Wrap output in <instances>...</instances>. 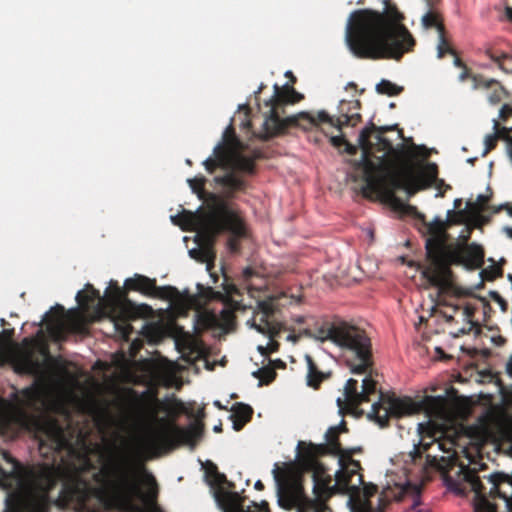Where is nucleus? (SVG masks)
Segmentation results:
<instances>
[{
    "label": "nucleus",
    "mask_w": 512,
    "mask_h": 512,
    "mask_svg": "<svg viewBox=\"0 0 512 512\" xmlns=\"http://www.w3.org/2000/svg\"><path fill=\"white\" fill-rule=\"evenodd\" d=\"M393 127H377L373 123L365 127L359 135L362 156L355 163L359 177L364 181L363 194L384 192L394 207L404 213H413L416 207L411 206L395 195L397 190H404L408 197L417 192L436 185L437 189H449L444 180L438 179V166L428 162L421 164L415 158L422 156L416 150L425 149L416 145L394 147L383 134ZM423 154V157H427Z\"/></svg>",
    "instance_id": "obj_1"
},
{
    "label": "nucleus",
    "mask_w": 512,
    "mask_h": 512,
    "mask_svg": "<svg viewBox=\"0 0 512 512\" xmlns=\"http://www.w3.org/2000/svg\"><path fill=\"white\" fill-rule=\"evenodd\" d=\"M95 469L88 456L83 457V464L73 470H61L53 465L46 466L43 473L47 479L48 489L61 480L62 487L56 500L62 507L73 506L78 509L87 508L89 502L96 498L99 501L132 512H161L157 507L145 511L134 504L141 494L137 474L126 460H111L92 475V480L99 484L94 486L85 474Z\"/></svg>",
    "instance_id": "obj_2"
},
{
    "label": "nucleus",
    "mask_w": 512,
    "mask_h": 512,
    "mask_svg": "<svg viewBox=\"0 0 512 512\" xmlns=\"http://www.w3.org/2000/svg\"><path fill=\"white\" fill-rule=\"evenodd\" d=\"M384 3L385 11L382 13L358 9L349 15L345 42L356 58L400 60L415 46L412 34L401 23L403 14L390 0Z\"/></svg>",
    "instance_id": "obj_3"
},
{
    "label": "nucleus",
    "mask_w": 512,
    "mask_h": 512,
    "mask_svg": "<svg viewBox=\"0 0 512 512\" xmlns=\"http://www.w3.org/2000/svg\"><path fill=\"white\" fill-rule=\"evenodd\" d=\"M171 219L183 230L197 233L195 241L199 249H192L189 253L191 257L207 263L208 270L216 259L214 245L222 230L228 228L234 233H241L239 221L229 207V201L212 193L209 194L204 208L200 207L196 212L183 210Z\"/></svg>",
    "instance_id": "obj_4"
},
{
    "label": "nucleus",
    "mask_w": 512,
    "mask_h": 512,
    "mask_svg": "<svg viewBox=\"0 0 512 512\" xmlns=\"http://www.w3.org/2000/svg\"><path fill=\"white\" fill-rule=\"evenodd\" d=\"M425 250L428 264L422 270V277L439 292H446L452 286L451 265H464L469 270H475L484 264V250L477 243L452 249L443 239L427 238Z\"/></svg>",
    "instance_id": "obj_5"
},
{
    "label": "nucleus",
    "mask_w": 512,
    "mask_h": 512,
    "mask_svg": "<svg viewBox=\"0 0 512 512\" xmlns=\"http://www.w3.org/2000/svg\"><path fill=\"white\" fill-rule=\"evenodd\" d=\"M154 401L161 410L168 412L170 417L157 418V411H153L157 427L148 431L142 439L143 445L149 450H171L180 444H186L194 449L203 437L204 425L192 423L187 428L177 425L176 420L181 413H185L189 417L194 416L192 412L185 409L183 402L178 399L173 400V407L160 402L157 398Z\"/></svg>",
    "instance_id": "obj_6"
},
{
    "label": "nucleus",
    "mask_w": 512,
    "mask_h": 512,
    "mask_svg": "<svg viewBox=\"0 0 512 512\" xmlns=\"http://www.w3.org/2000/svg\"><path fill=\"white\" fill-rule=\"evenodd\" d=\"M305 334L321 342L330 340L346 350V363L353 374H365L371 368V340L366 332L345 321L326 323L317 329L315 334L305 331Z\"/></svg>",
    "instance_id": "obj_7"
},
{
    "label": "nucleus",
    "mask_w": 512,
    "mask_h": 512,
    "mask_svg": "<svg viewBox=\"0 0 512 512\" xmlns=\"http://www.w3.org/2000/svg\"><path fill=\"white\" fill-rule=\"evenodd\" d=\"M303 99V95L298 93L292 86L285 84L280 87L274 85L273 96L265 102L268 107V112L265 113V120L263 122V131L258 137L262 140H268L274 136L283 133L288 127L296 126L304 130L318 127L323 121L308 112H300L286 118H281L280 114L284 112L286 104H294Z\"/></svg>",
    "instance_id": "obj_8"
},
{
    "label": "nucleus",
    "mask_w": 512,
    "mask_h": 512,
    "mask_svg": "<svg viewBox=\"0 0 512 512\" xmlns=\"http://www.w3.org/2000/svg\"><path fill=\"white\" fill-rule=\"evenodd\" d=\"M361 452V447H342V452L337 456L340 468L335 474V483L324 489L330 494L336 492L348 494L351 509L372 504L371 498L377 493V486L364 483L363 475L360 473L361 464L353 459L355 454ZM322 492L323 490H320V494Z\"/></svg>",
    "instance_id": "obj_9"
},
{
    "label": "nucleus",
    "mask_w": 512,
    "mask_h": 512,
    "mask_svg": "<svg viewBox=\"0 0 512 512\" xmlns=\"http://www.w3.org/2000/svg\"><path fill=\"white\" fill-rule=\"evenodd\" d=\"M96 300H99L111 314L116 332L124 340H129L133 332L130 321L137 317L138 312L135 305L127 298L125 292L115 283L113 289H107L105 296L101 298L100 292L92 284L87 283L85 290L79 291L76 295V301L83 309H87L89 304Z\"/></svg>",
    "instance_id": "obj_10"
},
{
    "label": "nucleus",
    "mask_w": 512,
    "mask_h": 512,
    "mask_svg": "<svg viewBox=\"0 0 512 512\" xmlns=\"http://www.w3.org/2000/svg\"><path fill=\"white\" fill-rule=\"evenodd\" d=\"M337 428H328L325 433V443L314 444L300 441L297 446V459L300 464L308 470H314V493L320 496V490L329 488L332 483L330 475L326 474L324 467L319 463L318 458L324 455L338 456L342 452V445L339 440Z\"/></svg>",
    "instance_id": "obj_11"
},
{
    "label": "nucleus",
    "mask_w": 512,
    "mask_h": 512,
    "mask_svg": "<svg viewBox=\"0 0 512 512\" xmlns=\"http://www.w3.org/2000/svg\"><path fill=\"white\" fill-rule=\"evenodd\" d=\"M273 476L277 485L280 507L285 510L296 509L297 512H323L318 500L306 495L301 474L292 470H280L275 465Z\"/></svg>",
    "instance_id": "obj_12"
},
{
    "label": "nucleus",
    "mask_w": 512,
    "mask_h": 512,
    "mask_svg": "<svg viewBox=\"0 0 512 512\" xmlns=\"http://www.w3.org/2000/svg\"><path fill=\"white\" fill-rule=\"evenodd\" d=\"M463 479L470 484L471 489L475 492L477 503L475 505V512H497L496 504L488 500L491 498H502L509 502L512 498V478L511 476L496 472L489 476H484L488 483L491 485L490 490L487 492L485 485L475 470L469 467L462 468Z\"/></svg>",
    "instance_id": "obj_13"
},
{
    "label": "nucleus",
    "mask_w": 512,
    "mask_h": 512,
    "mask_svg": "<svg viewBox=\"0 0 512 512\" xmlns=\"http://www.w3.org/2000/svg\"><path fill=\"white\" fill-rule=\"evenodd\" d=\"M421 404L410 397H397L394 393L380 392L378 402L372 405V416L376 422L385 427L389 418H401L417 414L421 411Z\"/></svg>",
    "instance_id": "obj_14"
},
{
    "label": "nucleus",
    "mask_w": 512,
    "mask_h": 512,
    "mask_svg": "<svg viewBox=\"0 0 512 512\" xmlns=\"http://www.w3.org/2000/svg\"><path fill=\"white\" fill-rule=\"evenodd\" d=\"M39 450L43 457L56 461L63 451H72L71 439L66 430L56 421L47 420L39 423Z\"/></svg>",
    "instance_id": "obj_15"
},
{
    "label": "nucleus",
    "mask_w": 512,
    "mask_h": 512,
    "mask_svg": "<svg viewBox=\"0 0 512 512\" xmlns=\"http://www.w3.org/2000/svg\"><path fill=\"white\" fill-rule=\"evenodd\" d=\"M277 311L273 299L257 302V309L253 312V317L247 321L251 327L255 328L259 333L268 335L270 342L267 347L271 353L278 351L280 344L274 340L281 332V324L275 320Z\"/></svg>",
    "instance_id": "obj_16"
},
{
    "label": "nucleus",
    "mask_w": 512,
    "mask_h": 512,
    "mask_svg": "<svg viewBox=\"0 0 512 512\" xmlns=\"http://www.w3.org/2000/svg\"><path fill=\"white\" fill-rule=\"evenodd\" d=\"M42 321L46 322L47 330L56 341H64L68 333H80L85 328L82 319L76 312L69 315L59 304L52 307Z\"/></svg>",
    "instance_id": "obj_17"
},
{
    "label": "nucleus",
    "mask_w": 512,
    "mask_h": 512,
    "mask_svg": "<svg viewBox=\"0 0 512 512\" xmlns=\"http://www.w3.org/2000/svg\"><path fill=\"white\" fill-rule=\"evenodd\" d=\"M37 353L47 357L49 355L48 347L36 337H25L20 346L16 348V363L25 372H36L41 368V362L36 356Z\"/></svg>",
    "instance_id": "obj_18"
},
{
    "label": "nucleus",
    "mask_w": 512,
    "mask_h": 512,
    "mask_svg": "<svg viewBox=\"0 0 512 512\" xmlns=\"http://www.w3.org/2000/svg\"><path fill=\"white\" fill-rule=\"evenodd\" d=\"M125 287L128 290L138 291L144 295L165 300L178 301L181 299V293L176 287H158L155 279L140 274H135L134 277L126 279Z\"/></svg>",
    "instance_id": "obj_19"
},
{
    "label": "nucleus",
    "mask_w": 512,
    "mask_h": 512,
    "mask_svg": "<svg viewBox=\"0 0 512 512\" xmlns=\"http://www.w3.org/2000/svg\"><path fill=\"white\" fill-rule=\"evenodd\" d=\"M222 287L225 294V307L217 314L219 317V328L230 331L235 326V312L245 310L246 306L241 300L234 299L235 296H241L242 293L240 288L229 281L226 275H224Z\"/></svg>",
    "instance_id": "obj_20"
},
{
    "label": "nucleus",
    "mask_w": 512,
    "mask_h": 512,
    "mask_svg": "<svg viewBox=\"0 0 512 512\" xmlns=\"http://www.w3.org/2000/svg\"><path fill=\"white\" fill-rule=\"evenodd\" d=\"M360 100H341L338 106V116H330L326 111L318 112V119L330 126L342 130L345 126H356L362 119L360 114Z\"/></svg>",
    "instance_id": "obj_21"
},
{
    "label": "nucleus",
    "mask_w": 512,
    "mask_h": 512,
    "mask_svg": "<svg viewBox=\"0 0 512 512\" xmlns=\"http://www.w3.org/2000/svg\"><path fill=\"white\" fill-rule=\"evenodd\" d=\"M472 81L475 89L483 90L487 93V99L492 105L500 103L507 94L503 85L495 79L476 74L472 76Z\"/></svg>",
    "instance_id": "obj_22"
},
{
    "label": "nucleus",
    "mask_w": 512,
    "mask_h": 512,
    "mask_svg": "<svg viewBox=\"0 0 512 512\" xmlns=\"http://www.w3.org/2000/svg\"><path fill=\"white\" fill-rule=\"evenodd\" d=\"M230 160L231 154L228 151L227 147H225L222 144H218L215 146L213 150V156L208 157L203 162V165L205 166V169L209 173H213L218 167H221L223 169H229Z\"/></svg>",
    "instance_id": "obj_23"
},
{
    "label": "nucleus",
    "mask_w": 512,
    "mask_h": 512,
    "mask_svg": "<svg viewBox=\"0 0 512 512\" xmlns=\"http://www.w3.org/2000/svg\"><path fill=\"white\" fill-rule=\"evenodd\" d=\"M1 458L9 465V469L0 467L1 477L8 481L19 482L23 478V466L12 455L5 450L0 451Z\"/></svg>",
    "instance_id": "obj_24"
},
{
    "label": "nucleus",
    "mask_w": 512,
    "mask_h": 512,
    "mask_svg": "<svg viewBox=\"0 0 512 512\" xmlns=\"http://www.w3.org/2000/svg\"><path fill=\"white\" fill-rule=\"evenodd\" d=\"M216 183L220 184L226 194V198H232L238 191H243L246 188V182L233 171L227 172L223 176L215 178Z\"/></svg>",
    "instance_id": "obj_25"
},
{
    "label": "nucleus",
    "mask_w": 512,
    "mask_h": 512,
    "mask_svg": "<svg viewBox=\"0 0 512 512\" xmlns=\"http://www.w3.org/2000/svg\"><path fill=\"white\" fill-rule=\"evenodd\" d=\"M485 54L497 64L498 68L505 73H512V48L509 51H502L497 48H487Z\"/></svg>",
    "instance_id": "obj_26"
},
{
    "label": "nucleus",
    "mask_w": 512,
    "mask_h": 512,
    "mask_svg": "<svg viewBox=\"0 0 512 512\" xmlns=\"http://www.w3.org/2000/svg\"><path fill=\"white\" fill-rule=\"evenodd\" d=\"M229 207L235 212L236 218L238 219L239 225L241 227V233L240 234L234 233L232 230H230L228 228L223 229L222 233L229 232L231 234V236L229 237V239L227 241V246L231 252L235 253V252H238L240 249L239 239L246 236V227H245L244 219H243L241 212H240L239 208L237 207V205L229 202Z\"/></svg>",
    "instance_id": "obj_27"
},
{
    "label": "nucleus",
    "mask_w": 512,
    "mask_h": 512,
    "mask_svg": "<svg viewBox=\"0 0 512 512\" xmlns=\"http://www.w3.org/2000/svg\"><path fill=\"white\" fill-rule=\"evenodd\" d=\"M253 409L244 403H236L232 408L231 419L233 421V428L236 431L241 430L244 425L252 418Z\"/></svg>",
    "instance_id": "obj_28"
},
{
    "label": "nucleus",
    "mask_w": 512,
    "mask_h": 512,
    "mask_svg": "<svg viewBox=\"0 0 512 512\" xmlns=\"http://www.w3.org/2000/svg\"><path fill=\"white\" fill-rule=\"evenodd\" d=\"M305 360L307 363V385L314 389H318L320 384L328 378V374L320 371L317 364L314 362L312 356L306 354Z\"/></svg>",
    "instance_id": "obj_29"
},
{
    "label": "nucleus",
    "mask_w": 512,
    "mask_h": 512,
    "mask_svg": "<svg viewBox=\"0 0 512 512\" xmlns=\"http://www.w3.org/2000/svg\"><path fill=\"white\" fill-rule=\"evenodd\" d=\"M230 168L253 174L255 172L254 158L244 156L238 152H231Z\"/></svg>",
    "instance_id": "obj_30"
},
{
    "label": "nucleus",
    "mask_w": 512,
    "mask_h": 512,
    "mask_svg": "<svg viewBox=\"0 0 512 512\" xmlns=\"http://www.w3.org/2000/svg\"><path fill=\"white\" fill-rule=\"evenodd\" d=\"M345 402L352 409L361 405L360 392H358V381L350 378L344 387Z\"/></svg>",
    "instance_id": "obj_31"
},
{
    "label": "nucleus",
    "mask_w": 512,
    "mask_h": 512,
    "mask_svg": "<svg viewBox=\"0 0 512 512\" xmlns=\"http://www.w3.org/2000/svg\"><path fill=\"white\" fill-rule=\"evenodd\" d=\"M422 26L425 29L435 28L437 32L445 29L441 13L436 9H430L421 18Z\"/></svg>",
    "instance_id": "obj_32"
},
{
    "label": "nucleus",
    "mask_w": 512,
    "mask_h": 512,
    "mask_svg": "<svg viewBox=\"0 0 512 512\" xmlns=\"http://www.w3.org/2000/svg\"><path fill=\"white\" fill-rule=\"evenodd\" d=\"M421 491H422L421 484L412 483L409 481L402 487L403 496L410 495L413 498L412 509L415 512H431L429 509H421V508L417 509V507L420 506V504H421V500H420Z\"/></svg>",
    "instance_id": "obj_33"
},
{
    "label": "nucleus",
    "mask_w": 512,
    "mask_h": 512,
    "mask_svg": "<svg viewBox=\"0 0 512 512\" xmlns=\"http://www.w3.org/2000/svg\"><path fill=\"white\" fill-rule=\"evenodd\" d=\"M197 325L203 330L219 328V317L213 311H203L197 315Z\"/></svg>",
    "instance_id": "obj_34"
},
{
    "label": "nucleus",
    "mask_w": 512,
    "mask_h": 512,
    "mask_svg": "<svg viewBox=\"0 0 512 512\" xmlns=\"http://www.w3.org/2000/svg\"><path fill=\"white\" fill-rule=\"evenodd\" d=\"M493 130L494 133L488 134L485 136L484 143H485V150L484 155L488 154L490 151H492L496 145L499 139H502V126L500 125L499 120L494 119L493 120Z\"/></svg>",
    "instance_id": "obj_35"
},
{
    "label": "nucleus",
    "mask_w": 512,
    "mask_h": 512,
    "mask_svg": "<svg viewBox=\"0 0 512 512\" xmlns=\"http://www.w3.org/2000/svg\"><path fill=\"white\" fill-rule=\"evenodd\" d=\"M377 390V381L371 376H367L363 379L362 390L360 392L361 404L370 401V396L375 394Z\"/></svg>",
    "instance_id": "obj_36"
},
{
    "label": "nucleus",
    "mask_w": 512,
    "mask_h": 512,
    "mask_svg": "<svg viewBox=\"0 0 512 512\" xmlns=\"http://www.w3.org/2000/svg\"><path fill=\"white\" fill-rule=\"evenodd\" d=\"M23 402L28 408L35 407L41 400V391L35 387L31 386L22 391Z\"/></svg>",
    "instance_id": "obj_37"
},
{
    "label": "nucleus",
    "mask_w": 512,
    "mask_h": 512,
    "mask_svg": "<svg viewBox=\"0 0 512 512\" xmlns=\"http://www.w3.org/2000/svg\"><path fill=\"white\" fill-rule=\"evenodd\" d=\"M221 144L227 147L230 153L237 150L240 147L241 143L236 137L235 131L232 126H229L225 130L223 134V142Z\"/></svg>",
    "instance_id": "obj_38"
},
{
    "label": "nucleus",
    "mask_w": 512,
    "mask_h": 512,
    "mask_svg": "<svg viewBox=\"0 0 512 512\" xmlns=\"http://www.w3.org/2000/svg\"><path fill=\"white\" fill-rule=\"evenodd\" d=\"M376 91L379 94H385L388 96H396V95H399L403 91V88L400 86H397L396 84L390 82L389 80L383 79L377 84Z\"/></svg>",
    "instance_id": "obj_39"
},
{
    "label": "nucleus",
    "mask_w": 512,
    "mask_h": 512,
    "mask_svg": "<svg viewBox=\"0 0 512 512\" xmlns=\"http://www.w3.org/2000/svg\"><path fill=\"white\" fill-rule=\"evenodd\" d=\"M276 375L275 370L270 367H262L253 372V376L259 379L260 385L270 384L275 379Z\"/></svg>",
    "instance_id": "obj_40"
},
{
    "label": "nucleus",
    "mask_w": 512,
    "mask_h": 512,
    "mask_svg": "<svg viewBox=\"0 0 512 512\" xmlns=\"http://www.w3.org/2000/svg\"><path fill=\"white\" fill-rule=\"evenodd\" d=\"M389 504V501L386 500L383 496H378L377 505L374 506L372 504L364 505L363 507H357L351 509L352 512H384L386 506Z\"/></svg>",
    "instance_id": "obj_41"
},
{
    "label": "nucleus",
    "mask_w": 512,
    "mask_h": 512,
    "mask_svg": "<svg viewBox=\"0 0 512 512\" xmlns=\"http://www.w3.org/2000/svg\"><path fill=\"white\" fill-rule=\"evenodd\" d=\"M445 29L441 32H438V58H443L445 54L449 53L455 55V50L451 48L448 39L445 36Z\"/></svg>",
    "instance_id": "obj_42"
},
{
    "label": "nucleus",
    "mask_w": 512,
    "mask_h": 512,
    "mask_svg": "<svg viewBox=\"0 0 512 512\" xmlns=\"http://www.w3.org/2000/svg\"><path fill=\"white\" fill-rule=\"evenodd\" d=\"M193 193L197 194L199 199H204L206 178L204 176L195 177L187 180Z\"/></svg>",
    "instance_id": "obj_43"
},
{
    "label": "nucleus",
    "mask_w": 512,
    "mask_h": 512,
    "mask_svg": "<svg viewBox=\"0 0 512 512\" xmlns=\"http://www.w3.org/2000/svg\"><path fill=\"white\" fill-rule=\"evenodd\" d=\"M481 277L486 281H493L503 276V269L497 265H491L480 272Z\"/></svg>",
    "instance_id": "obj_44"
},
{
    "label": "nucleus",
    "mask_w": 512,
    "mask_h": 512,
    "mask_svg": "<svg viewBox=\"0 0 512 512\" xmlns=\"http://www.w3.org/2000/svg\"><path fill=\"white\" fill-rule=\"evenodd\" d=\"M429 233L432 235L431 238L441 239L440 236L445 230L444 222L441 220H436L429 225Z\"/></svg>",
    "instance_id": "obj_45"
},
{
    "label": "nucleus",
    "mask_w": 512,
    "mask_h": 512,
    "mask_svg": "<svg viewBox=\"0 0 512 512\" xmlns=\"http://www.w3.org/2000/svg\"><path fill=\"white\" fill-rule=\"evenodd\" d=\"M14 335V329H4L0 333V359L2 358V349L5 347L6 342L10 341Z\"/></svg>",
    "instance_id": "obj_46"
},
{
    "label": "nucleus",
    "mask_w": 512,
    "mask_h": 512,
    "mask_svg": "<svg viewBox=\"0 0 512 512\" xmlns=\"http://www.w3.org/2000/svg\"><path fill=\"white\" fill-rule=\"evenodd\" d=\"M511 132L512 127L502 126V140L506 141L507 143V150L509 155L512 154V135L510 134Z\"/></svg>",
    "instance_id": "obj_47"
},
{
    "label": "nucleus",
    "mask_w": 512,
    "mask_h": 512,
    "mask_svg": "<svg viewBox=\"0 0 512 512\" xmlns=\"http://www.w3.org/2000/svg\"><path fill=\"white\" fill-rule=\"evenodd\" d=\"M489 295L493 301L499 304L503 312L508 310V302L497 291H490Z\"/></svg>",
    "instance_id": "obj_48"
},
{
    "label": "nucleus",
    "mask_w": 512,
    "mask_h": 512,
    "mask_svg": "<svg viewBox=\"0 0 512 512\" xmlns=\"http://www.w3.org/2000/svg\"><path fill=\"white\" fill-rule=\"evenodd\" d=\"M512 117V105L504 104L499 111V120L506 123Z\"/></svg>",
    "instance_id": "obj_49"
},
{
    "label": "nucleus",
    "mask_w": 512,
    "mask_h": 512,
    "mask_svg": "<svg viewBox=\"0 0 512 512\" xmlns=\"http://www.w3.org/2000/svg\"><path fill=\"white\" fill-rule=\"evenodd\" d=\"M213 484L215 485H223L227 482V478L224 474L220 473L219 471L212 477Z\"/></svg>",
    "instance_id": "obj_50"
},
{
    "label": "nucleus",
    "mask_w": 512,
    "mask_h": 512,
    "mask_svg": "<svg viewBox=\"0 0 512 512\" xmlns=\"http://www.w3.org/2000/svg\"><path fill=\"white\" fill-rule=\"evenodd\" d=\"M217 472H218L217 466L213 462L207 461L206 462V474H207V476L212 478Z\"/></svg>",
    "instance_id": "obj_51"
},
{
    "label": "nucleus",
    "mask_w": 512,
    "mask_h": 512,
    "mask_svg": "<svg viewBox=\"0 0 512 512\" xmlns=\"http://www.w3.org/2000/svg\"><path fill=\"white\" fill-rule=\"evenodd\" d=\"M330 142L335 147H340L345 143V139L343 136H332L330 137Z\"/></svg>",
    "instance_id": "obj_52"
},
{
    "label": "nucleus",
    "mask_w": 512,
    "mask_h": 512,
    "mask_svg": "<svg viewBox=\"0 0 512 512\" xmlns=\"http://www.w3.org/2000/svg\"><path fill=\"white\" fill-rule=\"evenodd\" d=\"M206 414H205V408L204 407H201L198 409L196 415H195V418H196V421L194 423H203V419L205 418Z\"/></svg>",
    "instance_id": "obj_53"
},
{
    "label": "nucleus",
    "mask_w": 512,
    "mask_h": 512,
    "mask_svg": "<svg viewBox=\"0 0 512 512\" xmlns=\"http://www.w3.org/2000/svg\"><path fill=\"white\" fill-rule=\"evenodd\" d=\"M474 308L469 306V305H466L464 308H463V315L465 318L467 319H470L474 316Z\"/></svg>",
    "instance_id": "obj_54"
},
{
    "label": "nucleus",
    "mask_w": 512,
    "mask_h": 512,
    "mask_svg": "<svg viewBox=\"0 0 512 512\" xmlns=\"http://www.w3.org/2000/svg\"><path fill=\"white\" fill-rule=\"evenodd\" d=\"M330 428H337L336 431L340 433L348 432V428L346 426V422L342 420L339 425L331 426Z\"/></svg>",
    "instance_id": "obj_55"
},
{
    "label": "nucleus",
    "mask_w": 512,
    "mask_h": 512,
    "mask_svg": "<svg viewBox=\"0 0 512 512\" xmlns=\"http://www.w3.org/2000/svg\"><path fill=\"white\" fill-rule=\"evenodd\" d=\"M253 275H255V271L251 268H245L243 270V278L245 281H248Z\"/></svg>",
    "instance_id": "obj_56"
},
{
    "label": "nucleus",
    "mask_w": 512,
    "mask_h": 512,
    "mask_svg": "<svg viewBox=\"0 0 512 512\" xmlns=\"http://www.w3.org/2000/svg\"><path fill=\"white\" fill-rule=\"evenodd\" d=\"M477 202L481 205V206H484L486 205L488 202H489V196H486V195H478L477 197Z\"/></svg>",
    "instance_id": "obj_57"
},
{
    "label": "nucleus",
    "mask_w": 512,
    "mask_h": 512,
    "mask_svg": "<svg viewBox=\"0 0 512 512\" xmlns=\"http://www.w3.org/2000/svg\"><path fill=\"white\" fill-rule=\"evenodd\" d=\"M506 372L509 376L512 377V355L509 357V360L506 363Z\"/></svg>",
    "instance_id": "obj_58"
},
{
    "label": "nucleus",
    "mask_w": 512,
    "mask_h": 512,
    "mask_svg": "<svg viewBox=\"0 0 512 512\" xmlns=\"http://www.w3.org/2000/svg\"><path fill=\"white\" fill-rule=\"evenodd\" d=\"M258 351L260 352V354H261L262 356L267 357V356H269V355H270V351L268 350V347H267V346H266V347H264V346H258Z\"/></svg>",
    "instance_id": "obj_59"
},
{
    "label": "nucleus",
    "mask_w": 512,
    "mask_h": 512,
    "mask_svg": "<svg viewBox=\"0 0 512 512\" xmlns=\"http://www.w3.org/2000/svg\"><path fill=\"white\" fill-rule=\"evenodd\" d=\"M454 65L457 66V67H460V68H464V67H467L463 61L455 55V59H454Z\"/></svg>",
    "instance_id": "obj_60"
},
{
    "label": "nucleus",
    "mask_w": 512,
    "mask_h": 512,
    "mask_svg": "<svg viewBox=\"0 0 512 512\" xmlns=\"http://www.w3.org/2000/svg\"><path fill=\"white\" fill-rule=\"evenodd\" d=\"M502 208L506 209L508 211L509 215L512 216V205H510L508 203L504 204V205L500 206L499 209L496 210V212H498Z\"/></svg>",
    "instance_id": "obj_61"
},
{
    "label": "nucleus",
    "mask_w": 512,
    "mask_h": 512,
    "mask_svg": "<svg viewBox=\"0 0 512 512\" xmlns=\"http://www.w3.org/2000/svg\"><path fill=\"white\" fill-rule=\"evenodd\" d=\"M442 316L445 318L446 322H452L454 317L452 314H448L446 311L441 312Z\"/></svg>",
    "instance_id": "obj_62"
},
{
    "label": "nucleus",
    "mask_w": 512,
    "mask_h": 512,
    "mask_svg": "<svg viewBox=\"0 0 512 512\" xmlns=\"http://www.w3.org/2000/svg\"><path fill=\"white\" fill-rule=\"evenodd\" d=\"M463 69H464V71L460 74L461 81H464L468 77V74H469L467 67H464Z\"/></svg>",
    "instance_id": "obj_63"
},
{
    "label": "nucleus",
    "mask_w": 512,
    "mask_h": 512,
    "mask_svg": "<svg viewBox=\"0 0 512 512\" xmlns=\"http://www.w3.org/2000/svg\"><path fill=\"white\" fill-rule=\"evenodd\" d=\"M505 11L507 18L512 21V7H506Z\"/></svg>",
    "instance_id": "obj_64"
}]
</instances>
